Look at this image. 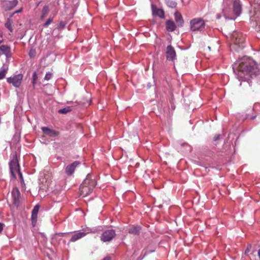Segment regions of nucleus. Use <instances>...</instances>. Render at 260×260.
<instances>
[{"label":"nucleus","instance_id":"nucleus-1","mask_svg":"<svg viewBox=\"0 0 260 260\" xmlns=\"http://www.w3.org/2000/svg\"><path fill=\"white\" fill-rule=\"evenodd\" d=\"M233 69L237 71V78L239 80L253 78L259 73V70L255 62L249 57L244 56L234 64Z\"/></svg>","mask_w":260,"mask_h":260},{"label":"nucleus","instance_id":"nucleus-2","mask_svg":"<svg viewBox=\"0 0 260 260\" xmlns=\"http://www.w3.org/2000/svg\"><path fill=\"white\" fill-rule=\"evenodd\" d=\"M190 29L192 31H202L205 29V23L201 18H196L190 21Z\"/></svg>","mask_w":260,"mask_h":260},{"label":"nucleus","instance_id":"nucleus-3","mask_svg":"<svg viewBox=\"0 0 260 260\" xmlns=\"http://www.w3.org/2000/svg\"><path fill=\"white\" fill-rule=\"evenodd\" d=\"M23 78V75L21 74L14 75L7 78V81L8 83L12 84L16 88L19 87Z\"/></svg>","mask_w":260,"mask_h":260},{"label":"nucleus","instance_id":"nucleus-4","mask_svg":"<svg viewBox=\"0 0 260 260\" xmlns=\"http://www.w3.org/2000/svg\"><path fill=\"white\" fill-rule=\"evenodd\" d=\"M115 235L116 233L114 230H106L102 234L101 240L104 242H110L114 238Z\"/></svg>","mask_w":260,"mask_h":260},{"label":"nucleus","instance_id":"nucleus-5","mask_svg":"<svg viewBox=\"0 0 260 260\" xmlns=\"http://www.w3.org/2000/svg\"><path fill=\"white\" fill-rule=\"evenodd\" d=\"M232 40L233 42L240 48H244V39L241 34L235 32L232 34Z\"/></svg>","mask_w":260,"mask_h":260},{"label":"nucleus","instance_id":"nucleus-6","mask_svg":"<svg viewBox=\"0 0 260 260\" xmlns=\"http://www.w3.org/2000/svg\"><path fill=\"white\" fill-rule=\"evenodd\" d=\"M83 185L94 188L96 184L95 177L90 174H88L82 183Z\"/></svg>","mask_w":260,"mask_h":260},{"label":"nucleus","instance_id":"nucleus-7","mask_svg":"<svg viewBox=\"0 0 260 260\" xmlns=\"http://www.w3.org/2000/svg\"><path fill=\"white\" fill-rule=\"evenodd\" d=\"M166 57L168 60L172 61H174L176 58V51L171 45H169L167 47Z\"/></svg>","mask_w":260,"mask_h":260},{"label":"nucleus","instance_id":"nucleus-8","mask_svg":"<svg viewBox=\"0 0 260 260\" xmlns=\"http://www.w3.org/2000/svg\"><path fill=\"white\" fill-rule=\"evenodd\" d=\"M9 166L11 174L13 175V176L15 177V172H19L20 171L19 166L17 159L16 158L13 159L10 161Z\"/></svg>","mask_w":260,"mask_h":260},{"label":"nucleus","instance_id":"nucleus-9","mask_svg":"<svg viewBox=\"0 0 260 260\" xmlns=\"http://www.w3.org/2000/svg\"><path fill=\"white\" fill-rule=\"evenodd\" d=\"M80 164V162L79 161H75L72 164L68 165L64 169V172L66 174L70 176L72 175L75 170V168Z\"/></svg>","mask_w":260,"mask_h":260},{"label":"nucleus","instance_id":"nucleus-10","mask_svg":"<svg viewBox=\"0 0 260 260\" xmlns=\"http://www.w3.org/2000/svg\"><path fill=\"white\" fill-rule=\"evenodd\" d=\"M93 188L88 187V186L83 185V184H81L79 190L80 195L83 197H85L89 195L93 191Z\"/></svg>","mask_w":260,"mask_h":260},{"label":"nucleus","instance_id":"nucleus-11","mask_svg":"<svg viewBox=\"0 0 260 260\" xmlns=\"http://www.w3.org/2000/svg\"><path fill=\"white\" fill-rule=\"evenodd\" d=\"M0 52L6 57L7 60L11 57V48L6 45H3L0 46Z\"/></svg>","mask_w":260,"mask_h":260},{"label":"nucleus","instance_id":"nucleus-12","mask_svg":"<svg viewBox=\"0 0 260 260\" xmlns=\"http://www.w3.org/2000/svg\"><path fill=\"white\" fill-rule=\"evenodd\" d=\"M18 3L17 0L5 1L3 4V8L6 11L11 10L18 4Z\"/></svg>","mask_w":260,"mask_h":260},{"label":"nucleus","instance_id":"nucleus-13","mask_svg":"<svg viewBox=\"0 0 260 260\" xmlns=\"http://www.w3.org/2000/svg\"><path fill=\"white\" fill-rule=\"evenodd\" d=\"M242 11L241 4L239 0H235L233 3V11L236 17L239 16Z\"/></svg>","mask_w":260,"mask_h":260},{"label":"nucleus","instance_id":"nucleus-14","mask_svg":"<svg viewBox=\"0 0 260 260\" xmlns=\"http://www.w3.org/2000/svg\"><path fill=\"white\" fill-rule=\"evenodd\" d=\"M41 129L45 134L51 137H57L59 134L58 132L47 127H42Z\"/></svg>","mask_w":260,"mask_h":260},{"label":"nucleus","instance_id":"nucleus-15","mask_svg":"<svg viewBox=\"0 0 260 260\" xmlns=\"http://www.w3.org/2000/svg\"><path fill=\"white\" fill-rule=\"evenodd\" d=\"M40 206L39 205H36L31 212V221L32 224L34 226H35L38 217V213L39 210Z\"/></svg>","mask_w":260,"mask_h":260},{"label":"nucleus","instance_id":"nucleus-16","mask_svg":"<svg viewBox=\"0 0 260 260\" xmlns=\"http://www.w3.org/2000/svg\"><path fill=\"white\" fill-rule=\"evenodd\" d=\"M89 232H80L79 233H76L73 234L72 236V237L70 240V242H75L79 239L82 238V237H84L87 234L89 233Z\"/></svg>","mask_w":260,"mask_h":260},{"label":"nucleus","instance_id":"nucleus-17","mask_svg":"<svg viewBox=\"0 0 260 260\" xmlns=\"http://www.w3.org/2000/svg\"><path fill=\"white\" fill-rule=\"evenodd\" d=\"M152 14L153 15L157 16L162 19L165 18V12L162 9H158L152 6Z\"/></svg>","mask_w":260,"mask_h":260},{"label":"nucleus","instance_id":"nucleus-18","mask_svg":"<svg viewBox=\"0 0 260 260\" xmlns=\"http://www.w3.org/2000/svg\"><path fill=\"white\" fill-rule=\"evenodd\" d=\"M174 16L178 26L182 27L184 23V20L181 14L178 12H176L174 14Z\"/></svg>","mask_w":260,"mask_h":260},{"label":"nucleus","instance_id":"nucleus-19","mask_svg":"<svg viewBox=\"0 0 260 260\" xmlns=\"http://www.w3.org/2000/svg\"><path fill=\"white\" fill-rule=\"evenodd\" d=\"M12 196L14 204H16L19 199L20 192L17 188H14L12 191Z\"/></svg>","mask_w":260,"mask_h":260},{"label":"nucleus","instance_id":"nucleus-20","mask_svg":"<svg viewBox=\"0 0 260 260\" xmlns=\"http://www.w3.org/2000/svg\"><path fill=\"white\" fill-rule=\"evenodd\" d=\"M9 69V65L4 64L3 67L0 69V80L4 78L7 73Z\"/></svg>","mask_w":260,"mask_h":260},{"label":"nucleus","instance_id":"nucleus-21","mask_svg":"<svg viewBox=\"0 0 260 260\" xmlns=\"http://www.w3.org/2000/svg\"><path fill=\"white\" fill-rule=\"evenodd\" d=\"M176 24L172 20H167L166 22V28L168 31H173L176 29Z\"/></svg>","mask_w":260,"mask_h":260},{"label":"nucleus","instance_id":"nucleus-22","mask_svg":"<svg viewBox=\"0 0 260 260\" xmlns=\"http://www.w3.org/2000/svg\"><path fill=\"white\" fill-rule=\"evenodd\" d=\"M140 230L141 227L140 226H132L129 229L128 233L133 235H138Z\"/></svg>","mask_w":260,"mask_h":260},{"label":"nucleus","instance_id":"nucleus-23","mask_svg":"<svg viewBox=\"0 0 260 260\" xmlns=\"http://www.w3.org/2000/svg\"><path fill=\"white\" fill-rule=\"evenodd\" d=\"M166 4L171 8H175L177 6V3L173 0H166Z\"/></svg>","mask_w":260,"mask_h":260},{"label":"nucleus","instance_id":"nucleus-24","mask_svg":"<svg viewBox=\"0 0 260 260\" xmlns=\"http://www.w3.org/2000/svg\"><path fill=\"white\" fill-rule=\"evenodd\" d=\"M72 110L71 107L68 106L59 110L58 112L61 114H67Z\"/></svg>","mask_w":260,"mask_h":260},{"label":"nucleus","instance_id":"nucleus-25","mask_svg":"<svg viewBox=\"0 0 260 260\" xmlns=\"http://www.w3.org/2000/svg\"><path fill=\"white\" fill-rule=\"evenodd\" d=\"M12 20L10 19H8L7 22H6L5 25V26L8 28V29L11 31H13V29L12 27Z\"/></svg>","mask_w":260,"mask_h":260},{"label":"nucleus","instance_id":"nucleus-26","mask_svg":"<svg viewBox=\"0 0 260 260\" xmlns=\"http://www.w3.org/2000/svg\"><path fill=\"white\" fill-rule=\"evenodd\" d=\"M38 79V75L36 73V72H34L32 75V85L33 86L35 87L36 81Z\"/></svg>","mask_w":260,"mask_h":260},{"label":"nucleus","instance_id":"nucleus-27","mask_svg":"<svg viewBox=\"0 0 260 260\" xmlns=\"http://www.w3.org/2000/svg\"><path fill=\"white\" fill-rule=\"evenodd\" d=\"M52 77V74L50 72H47L44 77V80L48 81Z\"/></svg>","mask_w":260,"mask_h":260},{"label":"nucleus","instance_id":"nucleus-28","mask_svg":"<svg viewBox=\"0 0 260 260\" xmlns=\"http://www.w3.org/2000/svg\"><path fill=\"white\" fill-rule=\"evenodd\" d=\"M53 19L52 18H49L46 22L44 24L43 26L45 27H48L51 23L52 22Z\"/></svg>","mask_w":260,"mask_h":260},{"label":"nucleus","instance_id":"nucleus-29","mask_svg":"<svg viewBox=\"0 0 260 260\" xmlns=\"http://www.w3.org/2000/svg\"><path fill=\"white\" fill-rule=\"evenodd\" d=\"M49 11V10L48 7L47 6H45L43 8L42 14L46 15L48 13Z\"/></svg>","mask_w":260,"mask_h":260},{"label":"nucleus","instance_id":"nucleus-30","mask_svg":"<svg viewBox=\"0 0 260 260\" xmlns=\"http://www.w3.org/2000/svg\"><path fill=\"white\" fill-rule=\"evenodd\" d=\"M65 233H60L58 234H56L54 237V238L52 239V240L53 241L55 238H57V236L61 237Z\"/></svg>","mask_w":260,"mask_h":260},{"label":"nucleus","instance_id":"nucleus-31","mask_svg":"<svg viewBox=\"0 0 260 260\" xmlns=\"http://www.w3.org/2000/svg\"><path fill=\"white\" fill-rule=\"evenodd\" d=\"M4 224L0 223V233H1L3 230Z\"/></svg>","mask_w":260,"mask_h":260},{"label":"nucleus","instance_id":"nucleus-32","mask_svg":"<svg viewBox=\"0 0 260 260\" xmlns=\"http://www.w3.org/2000/svg\"><path fill=\"white\" fill-rule=\"evenodd\" d=\"M219 137H220V135H216V136H215L214 137V140L215 141H216V140H217L218 139H219Z\"/></svg>","mask_w":260,"mask_h":260},{"label":"nucleus","instance_id":"nucleus-33","mask_svg":"<svg viewBox=\"0 0 260 260\" xmlns=\"http://www.w3.org/2000/svg\"><path fill=\"white\" fill-rule=\"evenodd\" d=\"M18 173H19V176H20V179L21 180V181H23L22 175L21 173L20 172V171H19V172H18Z\"/></svg>","mask_w":260,"mask_h":260},{"label":"nucleus","instance_id":"nucleus-34","mask_svg":"<svg viewBox=\"0 0 260 260\" xmlns=\"http://www.w3.org/2000/svg\"><path fill=\"white\" fill-rule=\"evenodd\" d=\"M45 16L46 15L45 14H42V15H41V19H43L45 17Z\"/></svg>","mask_w":260,"mask_h":260},{"label":"nucleus","instance_id":"nucleus-35","mask_svg":"<svg viewBox=\"0 0 260 260\" xmlns=\"http://www.w3.org/2000/svg\"><path fill=\"white\" fill-rule=\"evenodd\" d=\"M59 27L61 28L64 27V25L63 24V22H60L59 24Z\"/></svg>","mask_w":260,"mask_h":260},{"label":"nucleus","instance_id":"nucleus-36","mask_svg":"<svg viewBox=\"0 0 260 260\" xmlns=\"http://www.w3.org/2000/svg\"><path fill=\"white\" fill-rule=\"evenodd\" d=\"M22 9H20V10H19L17 11L15 13H20V12H21L22 11Z\"/></svg>","mask_w":260,"mask_h":260},{"label":"nucleus","instance_id":"nucleus-37","mask_svg":"<svg viewBox=\"0 0 260 260\" xmlns=\"http://www.w3.org/2000/svg\"><path fill=\"white\" fill-rule=\"evenodd\" d=\"M249 250L248 248H247L246 249V250H245V253L246 254V253H248V252H249Z\"/></svg>","mask_w":260,"mask_h":260},{"label":"nucleus","instance_id":"nucleus-38","mask_svg":"<svg viewBox=\"0 0 260 260\" xmlns=\"http://www.w3.org/2000/svg\"><path fill=\"white\" fill-rule=\"evenodd\" d=\"M4 42L3 39H0V44H2Z\"/></svg>","mask_w":260,"mask_h":260},{"label":"nucleus","instance_id":"nucleus-39","mask_svg":"<svg viewBox=\"0 0 260 260\" xmlns=\"http://www.w3.org/2000/svg\"><path fill=\"white\" fill-rule=\"evenodd\" d=\"M0 39H3V34L0 33Z\"/></svg>","mask_w":260,"mask_h":260},{"label":"nucleus","instance_id":"nucleus-40","mask_svg":"<svg viewBox=\"0 0 260 260\" xmlns=\"http://www.w3.org/2000/svg\"><path fill=\"white\" fill-rule=\"evenodd\" d=\"M208 48L210 50H211V47L210 46H209Z\"/></svg>","mask_w":260,"mask_h":260},{"label":"nucleus","instance_id":"nucleus-41","mask_svg":"<svg viewBox=\"0 0 260 260\" xmlns=\"http://www.w3.org/2000/svg\"><path fill=\"white\" fill-rule=\"evenodd\" d=\"M223 12L224 13V10H223ZM224 15H225V13H224Z\"/></svg>","mask_w":260,"mask_h":260},{"label":"nucleus","instance_id":"nucleus-42","mask_svg":"<svg viewBox=\"0 0 260 260\" xmlns=\"http://www.w3.org/2000/svg\"><path fill=\"white\" fill-rule=\"evenodd\" d=\"M217 18H218V19L220 18L219 16H218Z\"/></svg>","mask_w":260,"mask_h":260},{"label":"nucleus","instance_id":"nucleus-43","mask_svg":"<svg viewBox=\"0 0 260 260\" xmlns=\"http://www.w3.org/2000/svg\"><path fill=\"white\" fill-rule=\"evenodd\" d=\"M31 54H32V53H31V52H29V54L30 55Z\"/></svg>","mask_w":260,"mask_h":260},{"label":"nucleus","instance_id":"nucleus-44","mask_svg":"<svg viewBox=\"0 0 260 260\" xmlns=\"http://www.w3.org/2000/svg\"><path fill=\"white\" fill-rule=\"evenodd\" d=\"M31 54H32V53H31V52H29V54L30 55Z\"/></svg>","mask_w":260,"mask_h":260}]
</instances>
